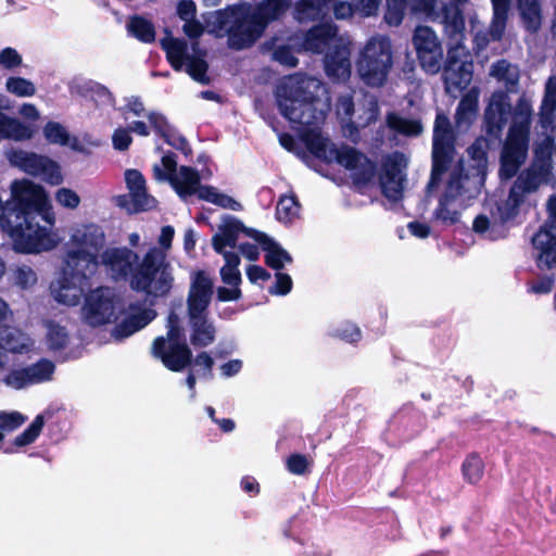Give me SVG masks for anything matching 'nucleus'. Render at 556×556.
I'll return each mask as SVG.
<instances>
[{
    "instance_id": "nucleus-53",
    "label": "nucleus",
    "mask_w": 556,
    "mask_h": 556,
    "mask_svg": "<svg viewBox=\"0 0 556 556\" xmlns=\"http://www.w3.org/2000/svg\"><path fill=\"white\" fill-rule=\"evenodd\" d=\"M239 8L228 7L223 10H218L215 15V25L218 29H227L230 24H233L235 18H240Z\"/></svg>"
},
{
    "instance_id": "nucleus-23",
    "label": "nucleus",
    "mask_w": 556,
    "mask_h": 556,
    "mask_svg": "<svg viewBox=\"0 0 556 556\" xmlns=\"http://www.w3.org/2000/svg\"><path fill=\"white\" fill-rule=\"evenodd\" d=\"M325 73L332 81L345 80L351 74L349 51L344 47L336 46L328 51L324 59Z\"/></svg>"
},
{
    "instance_id": "nucleus-18",
    "label": "nucleus",
    "mask_w": 556,
    "mask_h": 556,
    "mask_svg": "<svg viewBox=\"0 0 556 556\" xmlns=\"http://www.w3.org/2000/svg\"><path fill=\"white\" fill-rule=\"evenodd\" d=\"M399 157H402V154L388 155L382 162V173L379 177L381 193L392 201H399L403 197V178L400 177L402 165Z\"/></svg>"
},
{
    "instance_id": "nucleus-38",
    "label": "nucleus",
    "mask_w": 556,
    "mask_h": 556,
    "mask_svg": "<svg viewBox=\"0 0 556 556\" xmlns=\"http://www.w3.org/2000/svg\"><path fill=\"white\" fill-rule=\"evenodd\" d=\"M484 463L478 453H470L462 464L464 480L470 484H477L483 477Z\"/></svg>"
},
{
    "instance_id": "nucleus-60",
    "label": "nucleus",
    "mask_w": 556,
    "mask_h": 556,
    "mask_svg": "<svg viewBox=\"0 0 556 556\" xmlns=\"http://www.w3.org/2000/svg\"><path fill=\"white\" fill-rule=\"evenodd\" d=\"M463 188L462 174L453 172L447 180L445 192L442 195L456 200L457 197L462 195Z\"/></svg>"
},
{
    "instance_id": "nucleus-25",
    "label": "nucleus",
    "mask_w": 556,
    "mask_h": 556,
    "mask_svg": "<svg viewBox=\"0 0 556 556\" xmlns=\"http://www.w3.org/2000/svg\"><path fill=\"white\" fill-rule=\"evenodd\" d=\"M337 28L329 23L311 27L304 35L303 48L313 53H321L336 36Z\"/></svg>"
},
{
    "instance_id": "nucleus-34",
    "label": "nucleus",
    "mask_w": 556,
    "mask_h": 556,
    "mask_svg": "<svg viewBox=\"0 0 556 556\" xmlns=\"http://www.w3.org/2000/svg\"><path fill=\"white\" fill-rule=\"evenodd\" d=\"M460 4L445 5L443 8V22L445 30L451 37L463 35L465 30V17Z\"/></svg>"
},
{
    "instance_id": "nucleus-12",
    "label": "nucleus",
    "mask_w": 556,
    "mask_h": 556,
    "mask_svg": "<svg viewBox=\"0 0 556 556\" xmlns=\"http://www.w3.org/2000/svg\"><path fill=\"white\" fill-rule=\"evenodd\" d=\"M11 162L30 176H41L51 186L63 182L61 166L47 155L18 150L13 152Z\"/></svg>"
},
{
    "instance_id": "nucleus-2",
    "label": "nucleus",
    "mask_w": 556,
    "mask_h": 556,
    "mask_svg": "<svg viewBox=\"0 0 556 556\" xmlns=\"http://www.w3.org/2000/svg\"><path fill=\"white\" fill-rule=\"evenodd\" d=\"M540 181V175L536 170L526 169L521 172L511 185L507 199L496 202L490 217L484 214L476 216L472 223L473 231L479 235H486L491 240L505 238L508 232V224L518 216L526 195L534 192L539 188Z\"/></svg>"
},
{
    "instance_id": "nucleus-3",
    "label": "nucleus",
    "mask_w": 556,
    "mask_h": 556,
    "mask_svg": "<svg viewBox=\"0 0 556 556\" xmlns=\"http://www.w3.org/2000/svg\"><path fill=\"white\" fill-rule=\"evenodd\" d=\"M132 291L148 295L166 296L174 283L172 266L161 249L150 248L141 262H137L128 278Z\"/></svg>"
},
{
    "instance_id": "nucleus-40",
    "label": "nucleus",
    "mask_w": 556,
    "mask_h": 556,
    "mask_svg": "<svg viewBox=\"0 0 556 556\" xmlns=\"http://www.w3.org/2000/svg\"><path fill=\"white\" fill-rule=\"evenodd\" d=\"M532 113L531 102L525 96H521L516 103L510 127L520 128L525 131V135L529 136Z\"/></svg>"
},
{
    "instance_id": "nucleus-64",
    "label": "nucleus",
    "mask_w": 556,
    "mask_h": 556,
    "mask_svg": "<svg viewBox=\"0 0 556 556\" xmlns=\"http://www.w3.org/2000/svg\"><path fill=\"white\" fill-rule=\"evenodd\" d=\"M542 103L545 105L556 106V74L551 76L545 85L544 97Z\"/></svg>"
},
{
    "instance_id": "nucleus-47",
    "label": "nucleus",
    "mask_w": 556,
    "mask_h": 556,
    "mask_svg": "<svg viewBox=\"0 0 556 556\" xmlns=\"http://www.w3.org/2000/svg\"><path fill=\"white\" fill-rule=\"evenodd\" d=\"M452 201H454V199L441 195L439 204L433 212L434 217L445 225H455L459 222V213L448 208V203Z\"/></svg>"
},
{
    "instance_id": "nucleus-21",
    "label": "nucleus",
    "mask_w": 556,
    "mask_h": 556,
    "mask_svg": "<svg viewBox=\"0 0 556 556\" xmlns=\"http://www.w3.org/2000/svg\"><path fill=\"white\" fill-rule=\"evenodd\" d=\"M455 154V144H432V164L428 189L440 185L443 175L450 169Z\"/></svg>"
},
{
    "instance_id": "nucleus-31",
    "label": "nucleus",
    "mask_w": 556,
    "mask_h": 556,
    "mask_svg": "<svg viewBox=\"0 0 556 556\" xmlns=\"http://www.w3.org/2000/svg\"><path fill=\"white\" fill-rule=\"evenodd\" d=\"M192 49L197 54L190 55L186 61V72L193 80L202 85H208L211 83V78L207 76L208 63L204 59L206 51L198 49V42L192 45Z\"/></svg>"
},
{
    "instance_id": "nucleus-36",
    "label": "nucleus",
    "mask_w": 556,
    "mask_h": 556,
    "mask_svg": "<svg viewBox=\"0 0 556 556\" xmlns=\"http://www.w3.org/2000/svg\"><path fill=\"white\" fill-rule=\"evenodd\" d=\"M105 243L103 230L97 225H88L78 239V248L86 249L99 255L100 250Z\"/></svg>"
},
{
    "instance_id": "nucleus-16",
    "label": "nucleus",
    "mask_w": 556,
    "mask_h": 556,
    "mask_svg": "<svg viewBox=\"0 0 556 556\" xmlns=\"http://www.w3.org/2000/svg\"><path fill=\"white\" fill-rule=\"evenodd\" d=\"M264 30L254 15L235 18L233 24L227 28L228 46L233 50L249 48L263 35Z\"/></svg>"
},
{
    "instance_id": "nucleus-1",
    "label": "nucleus",
    "mask_w": 556,
    "mask_h": 556,
    "mask_svg": "<svg viewBox=\"0 0 556 556\" xmlns=\"http://www.w3.org/2000/svg\"><path fill=\"white\" fill-rule=\"evenodd\" d=\"M276 97L280 114L290 123L304 127L301 140L308 152L326 162L334 160L331 149L337 147H329L328 140L318 130L308 128L323 122L325 113L318 109L319 97L307 89L305 81H290L279 86Z\"/></svg>"
},
{
    "instance_id": "nucleus-37",
    "label": "nucleus",
    "mask_w": 556,
    "mask_h": 556,
    "mask_svg": "<svg viewBox=\"0 0 556 556\" xmlns=\"http://www.w3.org/2000/svg\"><path fill=\"white\" fill-rule=\"evenodd\" d=\"M33 132L30 126L17 118L5 115L0 137L21 141L30 139Z\"/></svg>"
},
{
    "instance_id": "nucleus-57",
    "label": "nucleus",
    "mask_w": 556,
    "mask_h": 556,
    "mask_svg": "<svg viewBox=\"0 0 556 556\" xmlns=\"http://www.w3.org/2000/svg\"><path fill=\"white\" fill-rule=\"evenodd\" d=\"M14 279L16 286L21 287L22 289H27L36 283L37 276L30 267L22 266L15 270Z\"/></svg>"
},
{
    "instance_id": "nucleus-32",
    "label": "nucleus",
    "mask_w": 556,
    "mask_h": 556,
    "mask_svg": "<svg viewBox=\"0 0 556 556\" xmlns=\"http://www.w3.org/2000/svg\"><path fill=\"white\" fill-rule=\"evenodd\" d=\"M386 121L391 130L405 137H418L424 130L420 119L403 117L395 112L389 113Z\"/></svg>"
},
{
    "instance_id": "nucleus-30",
    "label": "nucleus",
    "mask_w": 556,
    "mask_h": 556,
    "mask_svg": "<svg viewBox=\"0 0 556 556\" xmlns=\"http://www.w3.org/2000/svg\"><path fill=\"white\" fill-rule=\"evenodd\" d=\"M172 187L176 193L185 199L195 193L201 185V176L198 169L191 166L181 165L179 168V175H177V181H173Z\"/></svg>"
},
{
    "instance_id": "nucleus-49",
    "label": "nucleus",
    "mask_w": 556,
    "mask_h": 556,
    "mask_svg": "<svg viewBox=\"0 0 556 556\" xmlns=\"http://www.w3.org/2000/svg\"><path fill=\"white\" fill-rule=\"evenodd\" d=\"M27 417L20 412H0V430L1 432H12L18 429L25 421Z\"/></svg>"
},
{
    "instance_id": "nucleus-45",
    "label": "nucleus",
    "mask_w": 556,
    "mask_h": 556,
    "mask_svg": "<svg viewBox=\"0 0 556 556\" xmlns=\"http://www.w3.org/2000/svg\"><path fill=\"white\" fill-rule=\"evenodd\" d=\"M5 88L10 93L16 97H33L36 93L35 85L24 77H9L5 83Z\"/></svg>"
},
{
    "instance_id": "nucleus-22",
    "label": "nucleus",
    "mask_w": 556,
    "mask_h": 556,
    "mask_svg": "<svg viewBox=\"0 0 556 556\" xmlns=\"http://www.w3.org/2000/svg\"><path fill=\"white\" fill-rule=\"evenodd\" d=\"M191 327L190 342L194 348H205L215 341L216 329L208 320V309L195 316L188 313Z\"/></svg>"
},
{
    "instance_id": "nucleus-10",
    "label": "nucleus",
    "mask_w": 556,
    "mask_h": 556,
    "mask_svg": "<svg viewBox=\"0 0 556 556\" xmlns=\"http://www.w3.org/2000/svg\"><path fill=\"white\" fill-rule=\"evenodd\" d=\"M334 161L352 172L353 184L357 187H366L371 184L377 175L378 165L362 151L343 146L331 149Z\"/></svg>"
},
{
    "instance_id": "nucleus-50",
    "label": "nucleus",
    "mask_w": 556,
    "mask_h": 556,
    "mask_svg": "<svg viewBox=\"0 0 556 556\" xmlns=\"http://www.w3.org/2000/svg\"><path fill=\"white\" fill-rule=\"evenodd\" d=\"M148 119L155 134L161 138L167 137V134L174 128L162 113L150 112Z\"/></svg>"
},
{
    "instance_id": "nucleus-41",
    "label": "nucleus",
    "mask_w": 556,
    "mask_h": 556,
    "mask_svg": "<svg viewBox=\"0 0 556 556\" xmlns=\"http://www.w3.org/2000/svg\"><path fill=\"white\" fill-rule=\"evenodd\" d=\"M70 343V336L65 327L51 321L48 326L47 344L50 351H63Z\"/></svg>"
},
{
    "instance_id": "nucleus-46",
    "label": "nucleus",
    "mask_w": 556,
    "mask_h": 556,
    "mask_svg": "<svg viewBox=\"0 0 556 556\" xmlns=\"http://www.w3.org/2000/svg\"><path fill=\"white\" fill-rule=\"evenodd\" d=\"M43 135L53 144L67 146L70 142L68 131L58 122H48L43 128Z\"/></svg>"
},
{
    "instance_id": "nucleus-17",
    "label": "nucleus",
    "mask_w": 556,
    "mask_h": 556,
    "mask_svg": "<svg viewBox=\"0 0 556 556\" xmlns=\"http://www.w3.org/2000/svg\"><path fill=\"white\" fill-rule=\"evenodd\" d=\"M94 252L77 248L68 250L65 256V274L73 280L81 282L90 278L97 271L99 261Z\"/></svg>"
},
{
    "instance_id": "nucleus-5",
    "label": "nucleus",
    "mask_w": 556,
    "mask_h": 556,
    "mask_svg": "<svg viewBox=\"0 0 556 556\" xmlns=\"http://www.w3.org/2000/svg\"><path fill=\"white\" fill-rule=\"evenodd\" d=\"M331 0H263L254 12V17L266 29L269 23L281 18L293 5V16L300 23L314 22L325 11Z\"/></svg>"
},
{
    "instance_id": "nucleus-48",
    "label": "nucleus",
    "mask_w": 556,
    "mask_h": 556,
    "mask_svg": "<svg viewBox=\"0 0 556 556\" xmlns=\"http://www.w3.org/2000/svg\"><path fill=\"white\" fill-rule=\"evenodd\" d=\"M330 10L333 11V15L337 20L349 18L354 13H357L353 0H351V2L331 0L325 13H323L316 21L323 20L329 13Z\"/></svg>"
},
{
    "instance_id": "nucleus-61",
    "label": "nucleus",
    "mask_w": 556,
    "mask_h": 556,
    "mask_svg": "<svg viewBox=\"0 0 556 556\" xmlns=\"http://www.w3.org/2000/svg\"><path fill=\"white\" fill-rule=\"evenodd\" d=\"M0 64L8 70L15 68L22 64V56L14 48H4L0 52Z\"/></svg>"
},
{
    "instance_id": "nucleus-29",
    "label": "nucleus",
    "mask_w": 556,
    "mask_h": 556,
    "mask_svg": "<svg viewBox=\"0 0 556 556\" xmlns=\"http://www.w3.org/2000/svg\"><path fill=\"white\" fill-rule=\"evenodd\" d=\"M161 47L166 53V60L176 72L182 70L185 62L190 56L188 54V42L180 38H163Z\"/></svg>"
},
{
    "instance_id": "nucleus-39",
    "label": "nucleus",
    "mask_w": 556,
    "mask_h": 556,
    "mask_svg": "<svg viewBox=\"0 0 556 556\" xmlns=\"http://www.w3.org/2000/svg\"><path fill=\"white\" fill-rule=\"evenodd\" d=\"M455 144V135L450 118L439 112L434 119L432 144Z\"/></svg>"
},
{
    "instance_id": "nucleus-28",
    "label": "nucleus",
    "mask_w": 556,
    "mask_h": 556,
    "mask_svg": "<svg viewBox=\"0 0 556 556\" xmlns=\"http://www.w3.org/2000/svg\"><path fill=\"white\" fill-rule=\"evenodd\" d=\"M523 28L531 35L538 34L542 27L541 0H516Z\"/></svg>"
},
{
    "instance_id": "nucleus-52",
    "label": "nucleus",
    "mask_w": 556,
    "mask_h": 556,
    "mask_svg": "<svg viewBox=\"0 0 556 556\" xmlns=\"http://www.w3.org/2000/svg\"><path fill=\"white\" fill-rule=\"evenodd\" d=\"M273 59L287 67H295L299 63L293 50L288 45L279 46L273 53Z\"/></svg>"
},
{
    "instance_id": "nucleus-62",
    "label": "nucleus",
    "mask_w": 556,
    "mask_h": 556,
    "mask_svg": "<svg viewBox=\"0 0 556 556\" xmlns=\"http://www.w3.org/2000/svg\"><path fill=\"white\" fill-rule=\"evenodd\" d=\"M547 218L540 227L556 235V194H552L546 203Z\"/></svg>"
},
{
    "instance_id": "nucleus-15",
    "label": "nucleus",
    "mask_w": 556,
    "mask_h": 556,
    "mask_svg": "<svg viewBox=\"0 0 556 556\" xmlns=\"http://www.w3.org/2000/svg\"><path fill=\"white\" fill-rule=\"evenodd\" d=\"M214 293V282L205 270H197L191 278L187 296V313L193 316L208 309Z\"/></svg>"
},
{
    "instance_id": "nucleus-55",
    "label": "nucleus",
    "mask_w": 556,
    "mask_h": 556,
    "mask_svg": "<svg viewBox=\"0 0 556 556\" xmlns=\"http://www.w3.org/2000/svg\"><path fill=\"white\" fill-rule=\"evenodd\" d=\"M276 282L274 286L269 288V293L276 294V295H287L290 293L293 287L292 279L290 275L286 273L277 271L275 274Z\"/></svg>"
},
{
    "instance_id": "nucleus-54",
    "label": "nucleus",
    "mask_w": 556,
    "mask_h": 556,
    "mask_svg": "<svg viewBox=\"0 0 556 556\" xmlns=\"http://www.w3.org/2000/svg\"><path fill=\"white\" fill-rule=\"evenodd\" d=\"M308 465V459L304 454L293 453L287 459V469L293 475L301 476L306 473Z\"/></svg>"
},
{
    "instance_id": "nucleus-7",
    "label": "nucleus",
    "mask_w": 556,
    "mask_h": 556,
    "mask_svg": "<svg viewBox=\"0 0 556 556\" xmlns=\"http://www.w3.org/2000/svg\"><path fill=\"white\" fill-rule=\"evenodd\" d=\"M412 45L420 68L428 75L441 72L444 48L437 33L427 25H418L413 31Z\"/></svg>"
},
{
    "instance_id": "nucleus-51",
    "label": "nucleus",
    "mask_w": 556,
    "mask_h": 556,
    "mask_svg": "<svg viewBox=\"0 0 556 556\" xmlns=\"http://www.w3.org/2000/svg\"><path fill=\"white\" fill-rule=\"evenodd\" d=\"M281 247L271 238V244H265L262 249L266 252L265 264L277 271L283 268L281 257L277 254Z\"/></svg>"
},
{
    "instance_id": "nucleus-59",
    "label": "nucleus",
    "mask_w": 556,
    "mask_h": 556,
    "mask_svg": "<svg viewBox=\"0 0 556 556\" xmlns=\"http://www.w3.org/2000/svg\"><path fill=\"white\" fill-rule=\"evenodd\" d=\"M508 14L493 13L490 25V36L493 40H501L506 28Z\"/></svg>"
},
{
    "instance_id": "nucleus-58",
    "label": "nucleus",
    "mask_w": 556,
    "mask_h": 556,
    "mask_svg": "<svg viewBox=\"0 0 556 556\" xmlns=\"http://www.w3.org/2000/svg\"><path fill=\"white\" fill-rule=\"evenodd\" d=\"M132 142V138L129 134L128 128L119 127L115 129L112 136L113 148L117 151H126L129 149Z\"/></svg>"
},
{
    "instance_id": "nucleus-13",
    "label": "nucleus",
    "mask_w": 556,
    "mask_h": 556,
    "mask_svg": "<svg viewBox=\"0 0 556 556\" xmlns=\"http://www.w3.org/2000/svg\"><path fill=\"white\" fill-rule=\"evenodd\" d=\"M54 371L55 364L51 359L42 357L29 366L12 369L5 375L3 382L10 388L22 390L52 380Z\"/></svg>"
},
{
    "instance_id": "nucleus-35",
    "label": "nucleus",
    "mask_w": 556,
    "mask_h": 556,
    "mask_svg": "<svg viewBox=\"0 0 556 556\" xmlns=\"http://www.w3.org/2000/svg\"><path fill=\"white\" fill-rule=\"evenodd\" d=\"M300 208L301 204L295 194H283L276 206V218L281 223L290 224L299 217Z\"/></svg>"
},
{
    "instance_id": "nucleus-14",
    "label": "nucleus",
    "mask_w": 556,
    "mask_h": 556,
    "mask_svg": "<svg viewBox=\"0 0 556 556\" xmlns=\"http://www.w3.org/2000/svg\"><path fill=\"white\" fill-rule=\"evenodd\" d=\"M510 111L511 105L508 96L504 91L494 92L484 111V126L488 136L493 139H501Z\"/></svg>"
},
{
    "instance_id": "nucleus-56",
    "label": "nucleus",
    "mask_w": 556,
    "mask_h": 556,
    "mask_svg": "<svg viewBox=\"0 0 556 556\" xmlns=\"http://www.w3.org/2000/svg\"><path fill=\"white\" fill-rule=\"evenodd\" d=\"M55 200L64 207L74 210L80 203L79 195L72 189L61 188L55 193Z\"/></svg>"
},
{
    "instance_id": "nucleus-6",
    "label": "nucleus",
    "mask_w": 556,
    "mask_h": 556,
    "mask_svg": "<svg viewBox=\"0 0 556 556\" xmlns=\"http://www.w3.org/2000/svg\"><path fill=\"white\" fill-rule=\"evenodd\" d=\"M150 353L174 372L185 370L192 363V351L186 341L182 326H169L166 337L159 336L153 340Z\"/></svg>"
},
{
    "instance_id": "nucleus-9",
    "label": "nucleus",
    "mask_w": 556,
    "mask_h": 556,
    "mask_svg": "<svg viewBox=\"0 0 556 556\" xmlns=\"http://www.w3.org/2000/svg\"><path fill=\"white\" fill-rule=\"evenodd\" d=\"M119 299L108 287L97 288L86 296L83 314L91 327L115 323L118 318Z\"/></svg>"
},
{
    "instance_id": "nucleus-11",
    "label": "nucleus",
    "mask_w": 556,
    "mask_h": 556,
    "mask_svg": "<svg viewBox=\"0 0 556 556\" xmlns=\"http://www.w3.org/2000/svg\"><path fill=\"white\" fill-rule=\"evenodd\" d=\"M529 149V136L520 128L509 127L500 157L498 175L508 180L515 177L525 163Z\"/></svg>"
},
{
    "instance_id": "nucleus-19",
    "label": "nucleus",
    "mask_w": 556,
    "mask_h": 556,
    "mask_svg": "<svg viewBox=\"0 0 556 556\" xmlns=\"http://www.w3.org/2000/svg\"><path fill=\"white\" fill-rule=\"evenodd\" d=\"M139 255L129 248H108L101 254V263L117 279L128 280Z\"/></svg>"
},
{
    "instance_id": "nucleus-20",
    "label": "nucleus",
    "mask_w": 556,
    "mask_h": 556,
    "mask_svg": "<svg viewBox=\"0 0 556 556\" xmlns=\"http://www.w3.org/2000/svg\"><path fill=\"white\" fill-rule=\"evenodd\" d=\"M532 245L536 251L535 265L540 270L556 268V235L541 229L532 237Z\"/></svg>"
},
{
    "instance_id": "nucleus-4",
    "label": "nucleus",
    "mask_w": 556,
    "mask_h": 556,
    "mask_svg": "<svg viewBox=\"0 0 556 556\" xmlns=\"http://www.w3.org/2000/svg\"><path fill=\"white\" fill-rule=\"evenodd\" d=\"M393 66L391 40L386 36L370 38L356 61L359 79L370 88L382 87Z\"/></svg>"
},
{
    "instance_id": "nucleus-42",
    "label": "nucleus",
    "mask_w": 556,
    "mask_h": 556,
    "mask_svg": "<svg viewBox=\"0 0 556 556\" xmlns=\"http://www.w3.org/2000/svg\"><path fill=\"white\" fill-rule=\"evenodd\" d=\"M162 165L164 169H162L159 165H154L153 174L154 178L160 181H168L172 184L173 181H177V161L176 154L172 151H168L162 157Z\"/></svg>"
},
{
    "instance_id": "nucleus-27",
    "label": "nucleus",
    "mask_w": 556,
    "mask_h": 556,
    "mask_svg": "<svg viewBox=\"0 0 556 556\" xmlns=\"http://www.w3.org/2000/svg\"><path fill=\"white\" fill-rule=\"evenodd\" d=\"M125 179L131 194L135 211L148 210L150 197L147 193L146 179L141 172L138 169H127L125 172Z\"/></svg>"
},
{
    "instance_id": "nucleus-26",
    "label": "nucleus",
    "mask_w": 556,
    "mask_h": 556,
    "mask_svg": "<svg viewBox=\"0 0 556 556\" xmlns=\"http://www.w3.org/2000/svg\"><path fill=\"white\" fill-rule=\"evenodd\" d=\"M155 316L151 309H141L137 314L125 317L121 323L116 324L112 334L115 339L122 340L130 337L135 332L141 330L149 325Z\"/></svg>"
},
{
    "instance_id": "nucleus-24",
    "label": "nucleus",
    "mask_w": 556,
    "mask_h": 556,
    "mask_svg": "<svg viewBox=\"0 0 556 556\" xmlns=\"http://www.w3.org/2000/svg\"><path fill=\"white\" fill-rule=\"evenodd\" d=\"M243 223L233 216H227L219 226V232L212 238V245L216 253L224 252L226 247L236 248Z\"/></svg>"
},
{
    "instance_id": "nucleus-44",
    "label": "nucleus",
    "mask_w": 556,
    "mask_h": 556,
    "mask_svg": "<svg viewBox=\"0 0 556 556\" xmlns=\"http://www.w3.org/2000/svg\"><path fill=\"white\" fill-rule=\"evenodd\" d=\"M387 8L384 21L390 26H399L405 16L408 1L407 0H386Z\"/></svg>"
},
{
    "instance_id": "nucleus-33",
    "label": "nucleus",
    "mask_w": 556,
    "mask_h": 556,
    "mask_svg": "<svg viewBox=\"0 0 556 556\" xmlns=\"http://www.w3.org/2000/svg\"><path fill=\"white\" fill-rule=\"evenodd\" d=\"M127 29L136 39L143 43L155 41L156 31L154 24L141 15L131 16L127 23Z\"/></svg>"
},
{
    "instance_id": "nucleus-43",
    "label": "nucleus",
    "mask_w": 556,
    "mask_h": 556,
    "mask_svg": "<svg viewBox=\"0 0 556 556\" xmlns=\"http://www.w3.org/2000/svg\"><path fill=\"white\" fill-rule=\"evenodd\" d=\"M45 426V418L42 415H37L31 424L18 435L15 437L13 444L16 447L27 446L34 443L40 435Z\"/></svg>"
},
{
    "instance_id": "nucleus-63",
    "label": "nucleus",
    "mask_w": 556,
    "mask_h": 556,
    "mask_svg": "<svg viewBox=\"0 0 556 556\" xmlns=\"http://www.w3.org/2000/svg\"><path fill=\"white\" fill-rule=\"evenodd\" d=\"M510 63L505 60L501 59L494 62L491 66V75L497 78L498 80H506L508 83H515L516 79H510L508 76V73L510 71Z\"/></svg>"
},
{
    "instance_id": "nucleus-8",
    "label": "nucleus",
    "mask_w": 556,
    "mask_h": 556,
    "mask_svg": "<svg viewBox=\"0 0 556 556\" xmlns=\"http://www.w3.org/2000/svg\"><path fill=\"white\" fill-rule=\"evenodd\" d=\"M473 68L472 58L462 45L450 47L441 70L445 90L466 89L472 80Z\"/></svg>"
}]
</instances>
